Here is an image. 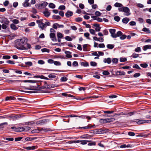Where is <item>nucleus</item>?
<instances>
[{
  "label": "nucleus",
  "instance_id": "nucleus-51",
  "mask_svg": "<svg viewBox=\"0 0 151 151\" xmlns=\"http://www.w3.org/2000/svg\"><path fill=\"white\" fill-rule=\"evenodd\" d=\"M140 65L141 67L144 68H146L148 66V65L147 63L141 64Z\"/></svg>",
  "mask_w": 151,
  "mask_h": 151
},
{
  "label": "nucleus",
  "instance_id": "nucleus-40",
  "mask_svg": "<svg viewBox=\"0 0 151 151\" xmlns=\"http://www.w3.org/2000/svg\"><path fill=\"white\" fill-rule=\"evenodd\" d=\"M49 7L50 8L54 9L55 8V6L54 4L50 3L49 4Z\"/></svg>",
  "mask_w": 151,
  "mask_h": 151
},
{
  "label": "nucleus",
  "instance_id": "nucleus-47",
  "mask_svg": "<svg viewBox=\"0 0 151 151\" xmlns=\"http://www.w3.org/2000/svg\"><path fill=\"white\" fill-rule=\"evenodd\" d=\"M65 39L69 41H71L72 40V39L69 36H67L65 37Z\"/></svg>",
  "mask_w": 151,
  "mask_h": 151
},
{
  "label": "nucleus",
  "instance_id": "nucleus-11",
  "mask_svg": "<svg viewBox=\"0 0 151 151\" xmlns=\"http://www.w3.org/2000/svg\"><path fill=\"white\" fill-rule=\"evenodd\" d=\"M93 26L96 27L95 30L96 32H99L100 31L101 27L99 26V24H94Z\"/></svg>",
  "mask_w": 151,
  "mask_h": 151
},
{
  "label": "nucleus",
  "instance_id": "nucleus-21",
  "mask_svg": "<svg viewBox=\"0 0 151 151\" xmlns=\"http://www.w3.org/2000/svg\"><path fill=\"white\" fill-rule=\"evenodd\" d=\"M29 0H25L23 4V6L24 7H27L29 6V4L28 2Z\"/></svg>",
  "mask_w": 151,
  "mask_h": 151
},
{
  "label": "nucleus",
  "instance_id": "nucleus-33",
  "mask_svg": "<svg viewBox=\"0 0 151 151\" xmlns=\"http://www.w3.org/2000/svg\"><path fill=\"white\" fill-rule=\"evenodd\" d=\"M49 78H55L56 77V76L55 74H52V73H50L48 76Z\"/></svg>",
  "mask_w": 151,
  "mask_h": 151
},
{
  "label": "nucleus",
  "instance_id": "nucleus-17",
  "mask_svg": "<svg viewBox=\"0 0 151 151\" xmlns=\"http://www.w3.org/2000/svg\"><path fill=\"white\" fill-rule=\"evenodd\" d=\"M104 63H107L108 64H110L111 63V59L110 58H105L103 61Z\"/></svg>",
  "mask_w": 151,
  "mask_h": 151
},
{
  "label": "nucleus",
  "instance_id": "nucleus-4",
  "mask_svg": "<svg viewBox=\"0 0 151 151\" xmlns=\"http://www.w3.org/2000/svg\"><path fill=\"white\" fill-rule=\"evenodd\" d=\"M48 4V3L45 1H42L40 3L38 6V8L42 9L45 8Z\"/></svg>",
  "mask_w": 151,
  "mask_h": 151
},
{
  "label": "nucleus",
  "instance_id": "nucleus-10",
  "mask_svg": "<svg viewBox=\"0 0 151 151\" xmlns=\"http://www.w3.org/2000/svg\"><path fill=\"white\" fill-rule=\"evenodd\" d=\"M116 76H124L125 75V73L123 71H117L116 72Z\"/></svg>",
  "mask_w": 151,
  "mask_h": 151
},
{
  "label": "nucleus",
  "instance_id": "nucleus-59",
  "mask_svg": "<svg viewBox=\"0 0 151 151\" xmlns=\"http://www.w3.org/2000/svg\"><path fill=\"white\" fill-rule=\"evenodd\" d=\"M30 129V128L28 126H26L24 127V131H29Z\"/></svg>",
  "mask_w": 151,
  "mask_h": 151
},
{
  "label": "nucleus",
  "instance_id": "nucleus-30",
  "mask_svg": "<svg viewBox=\"0 0 151 151\" xmlns=\"http://www.w3.org/2000/svg\"><path fill=\"white\" fill-rule=\"evenodd\" d=\"M90 136V135L88 134H85L84 135H83L80 136L78 138H87Z\"/></svg>",
  "mask_w": 151,
  "mask_h": 151
},
{
  "label": "nucleus",
  "instance_id": "nucleus-26",
  "mask_svg": "<svg viewBox=\"0 0 151 151\" xmlns=\"http://www.w3.org/2000/svg\"><path fill=\"white\" fill-rule=\"evenodd\" d=\"M24 131V127H19L16 128L15 129V131L17 132H22Z\"/></svg>",
  "mask_w": 151,
  "mask_h": 151
},
{
  "label": "nucleus",
  "instance_id": "nucleus-50",
  "mask_svg": "<svg viewBox=\"0 0 151 151\" xmlns=\"http://www.w3.org/2000/svg\"><path fill=\"white\" fill-rule=\"evenodd\" d=\"M133 68H136L137 69L140 70L141 69V68L137 64H134L133 66Z\"/></svg>",
  "mask_w": 151,
  "mask_h": 151
},
{
  "label": "nucleus",
  "instance_id": "nucleus-57",
  "mask_svg": "<svg viewBox=\"0 0 151 151\" xmlns=\"http://www.w3.org/2000/svg\"><path fill=\"white\" fill-rule=\"evenodd\" d=\"M53 63L56 65L59 66L61 65V63L60 62L57 61H54Z\"/></svg>",
  "mask_w": 151,
  "mask_h": 151
},
{
  "label": "nucleus",
  "instance_id": "nucleus-20",
  "mask_svg": "<svg viewBox=\"0 0 151 151\" xmlns=\"http://www.w3.org/2000/svg\"><path fill=\"white\" fill-rule=\"evenodd\" d=\"M43 13L44 16L46 17H48L50 14V13L48 11H44L43 12Z\"/></svg>",
  "mask_w": 151,
  "mask_h": 151
},
{
  "label": "nucleus",
  "instance_id": "nucleus-8",
  "mask_svg": "<svg viewBox=\"0 0 151 151\" xmlns=\"http://www.w3.org/2000/svg\"><path fill=\"white\" fill-rule=\"evenodd\" d=\"M3 20L1 22V23H4L6 25H8L10 22L8 19L4 17L3 19L2 18Z\"/></svg>",
  "mask_w": 151,
  "mask_h": 151
},
{
  "label": "nucleus",
  "instance_id": "nucleus-52",
  "mask_svg": "<svg viewBox=\"0 0 151 151\" xmlns=\"http://www.w3.org/2000/svg\"><path fill=\"white\" fill-rule=\"evenodd\" d=\"M11 58V56L9 55H4L3 56L2 58L4 59H9Z\"/></svg>",
  "mask_w": 151,
  "mask_h": 151
},
{
  "label": "nucleus",
  "instance_id": "nucleus-63",
  "mask_svg": "<svg viewBox=\"0 0 151 151\" xmlns=\"http://www.w3.org/2000/svg\"><path fill=\"white\" fill-rule=\"evenodd\" d=\"M32 10L31 11V12L34 14H36L37 13V10L35 8H32Z\"/></svg>",
  "mask_w": 151,
  "mask_h": 151
},
{
  "label": "nucleus",
  "instance_id": "nucleus-15",
  "mask_svg": "<svg viewBox=\"0 0 151 151\" xmlns=\"http://www.w3.org/2000/svg\"><path fill=\"white\" fill-rule=\"evenodd\" d=\"M65 53L66 54V56L68 58H72V56L71 55V52L68 51H65Z\"/></svg>",
  "mask_w": 151,
  "mask_h": 151
},
{
  "label": "nucleus",
  "instance_id": "nucleus-31",
  "mask_svg": "<svg viewBox=\"0 0 151 151\" xmlns=\"http://www.w3.org/2000/svg\"><path fill=\"white\" fill-rule=\"evenodd\" d=\"M114 6L116 7H120L123 6L122 4L120 3L116 2L114 4Z\"/></svg>",
  "mask_w": 151,
  "mask_h": 151
},
{
  "label": "nucleus",
  "instance_id": "nucleus-9",
  "mask_svg": "<svg viewBox=\"0 0 151 151\" xmlns=\"http://www.w3.org/2000/svg\"><path fill=\"white\" fill-rule=\"evenodd\" d=\"M77 117H78L82 119H87L88 120H90L91 119V118L89 116L86 115H81L78 116Z\"/></svg>",
  "mask_w": 151,
  "mask_h": 151
},
{
  "label": "nucleus",
  "instance_id": "nucleus-5",
  "mask_svg": "<svg viewBox=\"0 0 151 151\" xmlns=\"http://www.w3.org/2000/svg\"><path fill=\"white\" fill-rule=\"evenodd\" d=\"M129 12V9L128 7H123V12L127 13L126 16H128L130 14Z\"/></svg>",
  "mask_w": 151,
  "mask_h": 151
},
{
  "label": "nucleus",
  "instance_id": "nucleus-37",
  "mask_svg": "<svg viewBox=\"0 0 151 151\" xmlns=\"http://www.w3.org/2000/svg\"><path fill=\"white\" fill-rule=\"evenodd\" d=\"M8 124V123L6 122H4L0 124V129H3L4 127V126L5 125H7Z\"/></svg>",
  "mask_w": 151,
  "mask_h": 151
},
{
  "label": "nucleus",
  "instance_id": "nucleus-34",
  "mask_svg": "<svg viewBox=\"0 0 151 151\" xmlns=\"http://www.w3.org/2000/svg\"><path fill=\"white\" fill-rule=\"evenodd\" d=\"M78 115L75 114H71L70 115H66L64 116V117H77Z\"/></svg>",
  "mask_w": 151,
  "mask_h": 151
},
{
  "label": "nucleus",
  "instance_id": "nucleus-3",
  "mask_svg": "<svg viewBox=\"0 0 151 151\" xmlns=\"http://www.w3.org/2000/svg\"><path fill=\"white\" fill-rule=\"evenodd\" d=\"M42 20H37L36 21L37 23L38 24L39 27L43 30L46 27V24L42 22Z\"/></svg>",
  "mask_w": 151,
  "mask_h": 151
},
{
  "label": "nucleus",
  "instance_id": "nucleus-60",
  "mask_svg": "<svg viewBox=\"0 0 151 151\" xmlns=\"http://www.w3.org/2000/svg\"><path fill=\"white\" fill-rule=\"evenodd\" d=\"M103 33L104 34V35H107L108 34V32L106 29H105L103 30Z\"/></svg>",
  "mask_w": 151,
  "mask_h": 151
},
{
  "label": "nucleus",
  "instance_id": "nucleus-24",
  "mask_svg": "<svg viewBox=\"0 0 151 151\" xmlns=\"http://www.w3.org/2000/svg\"><path fill=\"white\" fill-rule=\"evenodd\" d=\"M129 19L128 18L125 17L123 19L122 22L123 23L125 24H127L129 21Z\"/></svg>",
  "mask_w": 151,
  "mask_h": 151
},
{
  "label": "nucleus",
  "instance_id": "nucleus-58",
  "mask_svg": "<svg viewBox=\"0 0 151 151\" xmlns=\"http://www.w3.org/2000/svg\"><path fill=\"white\" fill-rule=\"evenodd\" d=\"M90 65L91 66L95 67L97 65V63L95 62L92 61L90 63Z\"/></svg>",
  "mask_w": 151,
  "mask_h": 151
},
{
  "label": "nucleus",
  "instance_id": "nucleus-13",
  "mask_svg": "<svg viewBox=\"0 0 151 151\" xmlns=\"http://www.w3.org/2000/svg\"><path fill=\"white\" fill-rule=\"evenodd\" d=\"M151 134L150 133L148 134H144V133H141L139 134L137 136L144 137L145 138L149 136V135H150Z\"/></svg>",
  "mask_w": 151,
  "mask_h": 151
},
{
  "label": "nucleus",
  "instance_id": "nucleus-6",
  "mask_svg": "<svg viewBox=\"0 0 151 151\" xmlns=\"http://www.w3.org/2000/svg\"><path fill=\"white\" fill-rule=\"evenodd\" d=\"M109 32L111 34V36L113 38L115 37V35L116 29H109Z\"/></svg>",
  "mask_w": 151,
  "mask_h": 151
},
{
  "label": "nucleus",
  "instance_id": "nucleus-25",
  "mask_svg": "<svg viewBox=\"0 0 151 151\" xmlns=\"http://www.w3.org/2000/svg\"><path fill=\"white\" fill-rule=\"evenodd\" d=\"M41 125L45 124L47 122H48L50 121V120L48 119H43L40 120Z\"/></svg>",
  "mask_w": 151,
  "mask_h": 151
},
{
  "label": "nucleus",
  "instance_id": "nucleus-32",
  "mask_svg": "<svg viewBox=\"0 0 151 151\" xmlns=\"http://www.w3.org/2000/svg\"><path fill=\"white\" fill-rule=\"evenodd\" d=\"M52 17L54 19L58 20L61 19V17L59 15H53Z\"/></svg>",
  "mask_w": 151,
  "mask_h": 151
},
{
  "label": "nucleus",
  "instance_id": "nucleus-14",
  "mask_svg": "<svg viewBox=\"0 0 151 151\" xmlns=\"http://www.w3.org/2000/svg\"><path fill=\"white\" fill-rule=\"evenodd\" d=\"M93 127V126H88V125L87 126L83 127H79L77 128V129H91Z\"/></svg>",
  "mask_w": 151,
  "mask_h": 151
},
{
  "label": "nucleus",
  "instance_id": "nucleus-55",
  "mask_svg": "<svg viewBox=\"0 0 151 151\" xmlns=\"http://www.w3.org/2000/svg\"><path fill=\"white\" fill-rule=\"evenodd\" d=\"M127 60V59L125 58H121L120 59V61L121 62H124Z\"/></svg>",
  "mask_w": 151,
  "mask_h": 151
},
{
  "label": "nucleus",
  "instance_id": "nucleus-56",
  "mask_svg": "<svg viewBox=\"0 0 151 151\" xmlns=\"http://www.w3.org/2000/svg\"><path fill=\"white\" fill-rule=\"evenodd\" d=\"M65 7L64 5H60L59 7V9L62 10H63L65 9Z\"/></svg>",
  "mask_w": 151,
  "mask_h": 151
},
{
  "label": "nucleus",
  "instance_id": "nucleus-64",
  "mask_svg": "<svg viewBox=\"0 0 151 151\" xmlns=\"http://www.w3.org/2000/svg\"><path fill=\"white\" fill-rule=\"evenodd\" d=\"M95 14L97 16H101V13L99 11H96L95 12Z\"/></svg>",
  "mask_w": 151,
  "mask_h": 151
},
{
  "label": "nucleus",
  "instance_id": "nucleus-12",
  "mask_svg": "<svg viewBox=\"0 0 151 151\" xmlns=\"http://www.w3.org/2000/svg\"><path fill=\"white\" fill-rule=\"evenodd\" d=\"M66 17H70L72 16L73 15V12L70 11H68L65 14Z\"/></svg>",
  "mask_w": 151,
  "mask_h": 151
},
{
  "label": "nucleus",
  "instance_id": "nucleus-38",
  "mask_svg": "<svg viewBox=\"0 0 151 151\" xmlns=\"http://www.w3.org/2000/svg\"><path fill=\"white\" fill-rule=\"evenodd\" d=\"M88 44L84 45L83 46V50L84 51H88L87 47Z\"/></svg>",
  "mask_w": 151,
  "mask_h": 151
},
{
  "label": "nucleus",
  "instance_id": "nucleus-39",
  "mask_svg": "<svg viewBox=\"0 0 151 151\" xmlns=\"http://www.w3.org/2000/svg\"><path fill=\"white\" fill-rule=\"evenodd\" d=\"M42 130L44 131V132H46L48 131H51L52 130H51L50 129V128H42Z\"/></svg>",
  "mask_w": 151,
  "mask_h": 151
},
{
  "label": "nucleus",
  "instance_id": "nucleus-48",
  "mask_svg": "<svg viewBox=\"0 0 151 151\" xmlns=\"http://www.w3.org/2000/svg\"><path fill=\"white\" fill-rule=\"evenodd\" d=\"M75 20L77 22H79L82 21V19L81 17H78L76 18Z\"/></svg>",
  "mask_w": 151,
  "mask_h": 151
},
{
  "label": "nucleus",
  "instance_id": "nucleus-28",
  "mask_svg": "<svg viewBox=\"0 0 151 151\" xmlns=\"http://www.w3.org/2000/svg\"><path fill=\"white\" fill-rule=\"evenodd\" d=\"M91 141V140H81V144L83 145H86L87 144V142H90Z\"/></svg>",
  "mask_w": 151,
  "mask_h": 151
},
{
  "label": "nucleus",
  "instance_id": "nucleus-2",
  "mask_svg": "<svg viewBox=\"0 0 151 151\" xmlns=\"http://www.w3.org/2000/svg\"><path fill=\"white\" fill-rule=\"evenodd\" d=\"M133 122H135L137 124H140L145 123H150L151 122V120H145L141 119L133 120Z\"/></svg>",
  "mask_w": 151,
  "mask_h": 151
},
{
  "label": "nucleus",
  "instance_id": "nucleus-43",
  "mask_svg": "<svg viewBox=\"0 0 151 151\" xmlns=\"http://www.w3.org/2000/svg\"><path fill=\"white\" fill-rule=\"evenodd\" d=\"M89 34L88 32L85 33L84 34V36L86 37L87 39L90 40V38L89 37Z\"/></svg>",
  "mask_w": 151,
  "mask_h": 151
},
{
  "label": "nucleus",
  "instance_id": "nucleus-19",
  "mask_svg": "<svg viewBox=\"0 0 151 151\" xmlns=\"http://www.w3.org/2000/svg\"><path fill=\"white\" fill-rule=\"evenodd\" d=\"M15 97L12 96H7L5 98V101H7L9 100H14Z\"/></svg>",
  "mask_w": 151,
  "mask_h": 151
},
{
  "label": "nucleus",
  "instance_id": "nucleus-41",
  "mask_svg": "<svg viewBox=\"0 0 151 151\" xmlns=\"http://www.w3.org/2000/svg\"><path fill=\"white\" fill-rule=\"evenodd\" d=\"M68 80V78L65 77L63 76L61 77L60 80L62 82H65Z\"/></svg>",
  "mask_w": 151,
  "mask_h": 151
},
{
  "label": "nucleus",
  "instance_id": "nucleus-23",
  "mask_svg": "<svg viewBox=\"0 0 151 151\" xmlns=\"http://www.w3.org/2000/svg\"><path fill=\"white\" fill-rule=\"evenodd\" d=\"M36 139V137H27L25 138V139L26 141H32V140L35 139Z\"/></svg>",
  "mask_w": 151,
  "mask_h": 151
},
{
  "label": "nucleus",
  "instance_id": "nucleus-46",
  "mask_svg": "<svg viewBox=\"0 0 151 151\" xmlns=\"http://www.w3.org/2000/svg\"><path fill=\"white\" fill-rule=\"evenodd\" d=\"M114 19L116 22H118L120 21V18L118 16H115L114 17Z\"/></svg>",
  "mask_w": 151,
  "mask_h": 151
},
{
  "label": "nucleus",
  "instance_id": "nucleus-18",
  "mask_svg": "<svg viewBox=\"0 0 151 151\" xmlns=\"http://www.w3.org/2000/svg\"><path fill=\"white\" fill-rule=\"evenodd\" d=\"M123 33L122 32L120 31H118L116 34H115V37L114 38H116L117 37H120L122 35Z\"/></svg>",
  "mask_w": 151,
  "mask_h": 151
},
{
  "label": "nucleus",
  "instance_id": "nucleus-45",
  "mask_svg": "<svg viewBox=\"0 0 151 151\" xmlns=\"http://www.w3.org/2000/svg\"><path fill=\"white\" fill-rule=\"evenodd\" d=\"M41 51L42 52H47L48 53H49L50 52V50L49 49H47L46 48H44L41 49Z\"/></svg>",
  "mask_w": 151,
  "mask_h": 151
},
{
  "label": "nucleus",
  "instance_id": "nucleus-53",
  "mask_svg": "<svg viewBox=\"0 0 151 151\" xmlns=\"http://www.w3.org/2000/svg\"><path fill=\"white\" fill-rule=\"evenodd\" d=\"M57 36L58 38L60 39L62 38L63 37L62 34L60 33H57Z\"/></svg>",
  "mask_w": 151,
  "mask_h": 151
},
{
  "label": "nucleus",
  "instance_id": "nucleus-62",
  "mask_svg": "<svg viewBox=\"0 0 151 151\" xmlns=\"http://www.w3.org/2000/svg\"><path fill=\"white\" fill-rule=\"evenodd\" d=\"M103 75H108L109 74V73L107 71H104L102 73Z\"/></svg>",
  "mask_w": 151,
  "mask_h": 151
},
{
  "label": "nucleus",
  "instance_id": "nucleus-44",
  "mask_svg": "<svg viewBox=\"0 0 151 151\" xmlns=\"http://www.w3.org/2000/svg\"><path fill=\"white\" fill-rule=\"evenodd\" d=\"M21 116L20 115H15L13 116H12V118H13L14 119H18L19 118H21Z\"/></svg>",
  "mask_w": 151,
  "mask_h": 151
},
{
  "label": "nucleus",
  "instance_id": "nucleus-35",
  "mask_svg": "<svg viewBox=\"0 0 151 151\" xmlns=\"http://www.w3.org/2000/svg\"><path fill=\"white\" fill-rule=\"evenodd\" d=\"M142 31L144 32H146V33L147 34H149L150 33V30L148 29L146 27H144L142 29Z\"/></svg>",
  "mask_w": 151,
  "mask_h": 151
},
{
  "label": "nucleus",
  "instance_id": "nucleus-29",
  "mask_svg": "<svg viewBox=\"0 0 151 151\" xmlns=\"http://www.w3.org/2000/svg\"><path fill=\"white\" fill-rule=\"evenodd\" d=\"M81 64L82 66H83L84 67H87L89 66V64L88 62H81L80 63Z\"/></svg>",
  "mask_w": 151,
  "mask_h": 151
},
{
  "label": "nucleus",
  "instance_id": "nucleus-54",
  "mask_svg": "<svg viewBox=\"0 0 151 151\" xmlns=\"http://www.w3.org/2000/svg\"><path fill=\"white\" fill-rule=\"evenodd\" d=\"M73 66V67H76L78 65V63L77 61H74L72 63Z\"/></svg>",
  "mask_w": 151,
  "mask_h": 151
},
{
  "label": "nucleus",
  "instance_id": "nucleus-22",
  "mask_svg": "<svg viewBox=\"0 0 151 151\" xmlns=\"http://www.w3.org/2000/svg\"><path fill=\"white\" fill-rule=\"evenodd\" d=\"M10 27L11 29L14 30H16L18 28V27H17L14 24H12L10 25Z\"/></svg>",
  "mask_w": 151,
  "mask_h": 151
},
{
  "label": "nucleus",
  "instance_id": "nucleus-49",
  "mask_svg": "<svg viewBox=\"0 0 151 151\" xmlns=\"http://www.w3.org/2000/svg\"><path fill=\"white\" fill-rule=\"evenodd\" d=\"M139 55L135 53H133L131 56L133 58H136L139 57Z\"/></svg>",
  "mask_w": 151,
  "mask_h": 151
},
{
  "label": "nucleus",
  "instance_id": "nucleus-16",
  "mask_svg": "<svg viewBox=\"0 0 151 151\" xmlns=\"http://www.w3.org/2000/svg\"><path fill=\"white\" fill-rule=\"evenodd\" d=\"M143 50L145 51L148 49H151V45H148L144 46L142 48Z\"/></svg>",
  "mask_w": 151,
  "mask_h": 151
},
{
  "label": "nucleus",
  "instance_id": "nucleus-61",
  "mask_svg": "<svg viewBox=\"0 0 151 151\" xmlns=\"http://www.w3.org/2000/svg\"><path fill=\"white\" fill-rule=\"evenodd\" d=\"M118 61V59L117 58H114L112 60V62L113 63H117Z\"/></svg>",
  "mask_w": 151,
  "mask_h": 151
},
{
  "label": "nucleus",
  "instance_id": "nucleus-7",
  "mask_svg": "<svg viewBox=\"0 0 151 151\" xmlns=\"http://www.w3.org/2000/svg\"><path fill=\"white\" fill-rule=\"evenodd\" d=\"M68 96L70 97L73 98L74 99H76V100H83L87 99L86 98H80V97H76L75 96H74L72 95H69Z\"/></svg>",
  "mask_w": 151,
  "mask_h": 151
},
{
  "label": "nucleus",
  "instance_id": "nucleus-36",
  "mask_svg": "<svg viewBox=\"0 0 151 151\" xmlns=\"http://www.w3.org/2000/svg\"><path fill=\"white\" fill-rule=\"evenodd\" d=\"M100 122L101 123H105L108 122L107 119H100Z\"/></svg>",
  "mask_w": 151,
  "mask_h": 151
},
{
  "label": "nucleus",
  "instance_id": "nucleus-42",
  "mask_svg": "<svg viewBox=\"0 0 151 151\" xmlns=\"http://www.w3.org/2000/svg\"><path fill=\"white\" fill-rule=\"evenodd\" d=\"M25 64L27 65L28 67H30L32 66V62L30 61L25 62Z\"/></svg>",
  "mask_w": 151,
  "mask_h": 151
},
{
  "label": "nucleus",
  "instance_id": "nucleus-1",
  "mask_svg": "<svg viewBox=\"0 0 151 151\" xmlns=\"http://www.w3.org/2000/svg\"><path fill=\"white\" fill-rule=\"evenodd\" d=\"M27 38L23 37L15 41L14 47L18 50H28L31 48V45L27 43Z\"/></svg>",
  "mask_w": 151,
  "mask_h": 151
},
{
  "label": "nucleus",
  "instance_id": "nucleus-27",
  "mask_svg": "<svg viewBox=\"0 0 151 151\" xmlns=\"http://www.w3.org/2000/svg\"><path fill=\"white\" fill-rule=\"evenodd\" d=\"M114 44H108L106 45L107 48L109 49H112L114 48Z\"/></svg>",
  "mask_w": 151,
  "mask_h": 151
}]
</instances>
